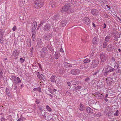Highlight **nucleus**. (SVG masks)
Instances as JSON below:
<instances>
[{
	"label": "nucleus",
	"instance_id": "1",
	"mask_svg": "<svg viewBox=\"0 0 121 121\" xmlns=\"http://www.w3.org/2000/svg\"><path fill=\"white\" fill-rule=\"evenodd\" d=\"M71 5L70 3H67L63 7L61 11L62 13H64L65 12L70 13L71 10Z\"/></svg>",
	"mask_w": 121,
	"mask_h": 121
},
{
	"label": "nucleus",
	"instance_id": "2",
	"mask_svg": "<svg viewBox=\"0 0 121 121\" xmlns=\"http://www.w3.org/2000/svg\"><path fill=\"white\" fill-rule=\"evenodd\" d=\"M34 7L36 8L41 7L43 5V2L42 0H34Z\"/></svg>",
	"mask_w": 121,
	"mask_h": 121
},
{
	"label": "nucleus",
	"instance_id": "3",
	"mask_svg": "<svg viewBox=\"0 0 121 121\" xmlns=\"http://www.w3.org/2000/svg\"><path fill=\"white\" fill-rule=\"evenodd\" d=\"M105 71L104 73V75L106 76L109 73L111 72H113L115 71V69L114 68H112V67L109 65H107V67H106Z\"/></svg>",
	"mask_w": 121,
	"mask_h": 121
},
{
	"label": "nucleus",
	"instance_id": "4",
	"mask_svg": "<svg viewBox=\"0 0 121 121\" xmlns=\"http://www.w3.org/2000/svg\"><path fill=\"white\" fill-rule=\"evenodd\" d=\"M100 56L101 62H104L107 60L108 56L106 54L104 53H101Z\"/></svg>",
	"mask_w": 121,
	"mask_h": 121
},
{
	"label": "nucleus",
	"instance_id": "5",
	"mask_svg": "<svg viewBox=\"0 0 121 121\" xmlns=\"http://www.w3.org/2000/svg\"><path fill=\"white\" fill-rule=\"evenodd\" d=\"M106 50L108 52L112 51L114 49V46L112 44L108 45L106 47Z\"/></svg>",
	"mask_w": 121,
	"mask_h": 121
},
{
	"label": "nucleus",
	"instance_id": "6",
	"mask_svg": "<svg viewBox=\"0 0 121 121\" xmlns=\"http://www.w3.org/2000/svg\"><path fill=\"white\" fill-rule=\"evenodd\" d=\"M61 19L60 15L59 13L55 14L52 17V19L55 21H56L58 20Z\"/></svg>",
	"mask_w": 121,
	"mask_h": 121
},
{
	"label": "nucleus",
	"instance_id": "7",
	"mask_svg": "<svg viewBox=\"0 0 121 121\" xmlns=\"http://www.w3.org/2000/svg\"><path fill=\"white\" fill-rule=\"evenodd\" d=\"M99 64L98 60L97 59L95 60L92 62L91 67H96Z\"/></svg>",
	"mask_w": 121,
	"mask_h": 121
},
{
	"label": "nucleus",
	"instance_id": "8",
	"mask_svg": "<svg viewBox=\"0 0 121 121\" xmlns=\"http://www.w3.org/2000/svg\"><path fill=\"white\" fill-rule=\"evenodd\" d=\"M106 114H108L109 116L111 115V113H112V110L111 108L109 107V106H107L106 108Z\"/></svg>",
	"mask_w": 121,
	"mask_h": 121
},
{
	"label": "nucleus",
	"instance_id": "9",
	"mask_svg": "<svg viewBox=\"0 0 121 121\" xmlns=\"http://www.w3.org/2000/svg\"><path fill=\"white\" fill-rule=\"evenodd\" d=\"M106 82L109 86H111L113 83V80L111 77H108L106 79Z\"/></svg>",
	"mask_w": 121,
	"mask_h": 121
},
{
	"label": "nucleus",
	"instance_id": "10",
	"mask_svg": "<svg viewBox=\"0 0 121 121\" xmlns=\"http://www.w3.org/2000/svg\"><path fill=\"white\" fill-rule=\"evenodd\" d=\"M80 72V71L78 69H73L70 72V73L73 75L77 74Z\"/></svg>",
	"mask_w": 121,
	"mask_h": 121
},
{
	"label": "nucleus",
	"instance_id": "11",
	"mask_svg": "<svg viewBox=\"0 0 121 121\" xmlns=\"http://www.w3.org/2000/svg\"><path fill=\"white\" fill-rule=\"evenodd\" d=\"M94 94L96 95V97H98V98L101 99H103L104 98V95H102V94L100 93L99 92H96Z\"/></svg>",
	"mask_w": 121,
	"mask_h": 121
},
{
	"label": "nucleus",
	"instance_id": "12",
	"mask_svg": "<svg viewBox=\"0 0 121 121\" xmlns=\"http://www.w3.org/2000/svg\"><path fill=\"white\" fill-rule=\"evenodd\" d=\"M47 49L46 47H43L42 49V51L41 52V56L43 58H44L45 57V51H46Z\"/></svg>",
	"mask_w": 121,
	"mask_h": 121
},
{
	"label": "nucleus",
	"instance_id": "13",
	"mask_svg": "<svg viewBox=\"0 0 121 121\" xmlns=\"http://www.w3.org/2000/svg\"><path fill=\"white\" fill-rule=\"evenodd\" d=\"M83 20L84 22L87 25H89L90 23V19L87 17L83 18Z\"/></svg>",
	"mask_w": 121,
	"mask_h": 121
},
{
	"label": "nucleus",
	"instance_id": "14",
	"mask_svg": "<svg viewBox=\"0 0 121 121\" xmlns=\"http://www.w3.org/2000/svg\"><path fill=\"white\" fill-rule=\"evenodd\" d=\"M52 35L50 33H48L44 36V38L47 40H49L51 38Z\"/></svg>",
	"mask_w": 121,
	"mask_h": 121
},
{
	"label": "nucleus",
	"instance_id": "15",
	"mask_svg": "<svg viewBox=\"0 0 121 121\" xmlns=\"http://www.w3.org/2000/svg\"><path fill=\"white\" fill-rule=\"evenodd\" d=\"M75 87V88L73 89V91L77 93H78L80 91V90L81 88V87L80 86H78L77 87Z\"/></svg>",
	"mask_w": 121,
	"mask_h": 121
},
{
	"label": "nucleus",
	"instance_id": "16",
	"mask_svg": "<svg viewBox=\"0 0 121 121\" xmlns=\"http://www.w3.org/2000/svg\"><path fill=\"white\" fill-rule=\"evenodd\" d=\"M99 40L97 38L95 37H94L92 41L93 44L94 45H96L98 44Z\"/></svg>",
	"mask_w": 121,
	"mask_h": 121
},
{
	"label": "nucleus",
	"instance_id": "17",
	"mask_svg": "<svg viewBox=\"0 0 121 121\" xmlns=\"http://www.w3.org/2000/svg\"><path fill=\"white\" fill-rule=\"evenodd\" d=\"M64 67L67 68H70L72 67L71 64L66 62H65L64 63Z\"/></svg>",
	"mask_w": 121,
	"mask_h": 121
},
{
	"label": "nucleus",
	"instance_id": "18",
	"mask_svg": "<svg viewBox=\"0 0 121 121\" xmlns=\"http://www.w3.org/2000/svg\"><path fill=\"white\" fill-rule=\"evenodd\" d=\"M67 23V21L66 20H63L61 22V26L63 27L64 26L66 25Z\"/></svg>",
	"mask_w": 121,
	"mask_h": 121
},
{
	"label": "nucleus",
	"instance_id": "19",
	"mask_svg": "<svg viewBox=\"0 0 121 121\" xmlns=\"http://www.w3.org/2000/svg\"><path fill=\"white\" fill-rule=\"evenodd\" d=\"M56 77L55 75H52L50 78V81L52 82H55L56 83V81L55 79Z\"/></svg>",
	"mask_w": 121,
	"mask_h": 121
},
{
	"label": "nucleus",
	"instance_id": "20",
	"mask_svg": "<svg viewBox=\"0 0 121 121\" xmlns=\"http://www.w3.org/2000/svg\"><path fill=\"white\" fill-rule=\"evenodd\" d=\"M98 10L96 9H92L91 11V13L92 14L94 15H96Z\"/></svg>",
	"mask_w": 121,
	"mask_h": 121
},
{
	"label": "nucleus",
	"instance_id": "21",
	"mask_svg": "<svg viewBox=\"0 0 121 121\" xmlns=\"http://www.w3.org/2000/svg\"><path fill=\"white\" fill-rule=\"evenodd\" d=\"M51 26L50 25H46L44 27L45 30L47 31L49 30L51 28Z\"/></svg>",
	"mask_w": 121,
	"mask_h": 121
},
{
	"label": "nucleus",
	"instance_id": "22",
	"mask_svg": "<svg viewBox=\"0 0 121 121\" xmlns=\"http://www.w3.org/2000/svg\"><path fill=\"white\" fill-rule=\"evenodd\" d=\"M11 78L12 81H13L14 83H16V77L15 74L12 75Z\"/></svg>",
	"mask_w": 121,
	"mask_h": 121
},
{
	"label": "nucleus",
	"instance_id": "23",
	"mask_svg": "<svg viewBox=\"0 0 121 121\" xmlns=\"http://www.w3.org/2000/svg\"><path fill=\"white\" fill-rule=\"evenodd\" d=\"M51 7L52 8H54L55 7L56 4L53 1H51L50 3Z\"/></svg>",
	"mask_w": 121,
	"mask_h": 121
},
{
	"label": "nucleus",
	"instance_id": "24",
	"mask_svg": "<svg viewBox=\"0 0 121 121\" xmlns=\"http://www.w3.org/2000/svg\"><path fill=\"white\" fill-rule=\"evenodd\" d=\"M10 90L7 88L6 89L5 91L6 94L8 96H10L11 95L10 93Z\"/></svg>",
	"mask_w": 121,
	"mask_h": 121
},
{
	"label": "nucleus",
	"instance_id": "25",
	"mask_svg": "<svg viewBox=\"0 0 121 121\" xmlns=\"http://www.w3.org/2000/svg\"><path fill=\"white\" fill-rule=\"evenodd\" d=\"M120 37V35L118 36L116 35H115L114 37V39H113V40H115V41H118V39Z\"/></svg>",
	"mask_w": 121,
	"mask_h": 121
},
{
	"label": "nucleus",
	"instance_id": "26",
	"mask_svg": "<svg viewBox=\"0 0 121 121\" xmlns=\"http://www.w3.org/2000/svg\"><path fill=\"white\" fill-rule=\"evenodd\" d=\"M17 50H15L13 52V54L12 55L14 56L15 57L16 56H17L18 55V52L17 50Z\"/></svg>",
	"mask_w": 121,
	"mask_h": 121
},
{
	"label": "nucleus",
	"instance_id": "27",
	"mask_svg": "<svg viewBox=\"0 0 121 121\" xmlns=\"http://www.w3.org/2000/svg\"><path fill=\"white\" fill-rule=\"evenodd\" d=\"M86 110L87 112L89 113H92L93 112V110L91 109V108L89 107H87L86 108Z\"/></svg>",
	"mask_w": 121,
	"mask_h": 121
},
{
	"label": "nucleus",
	"instance_id": "28",
	"mask_svg": "<svg viewBox=\"0 0 121 121\" xmlns=\"http://www.w3.org/2000/svg\"><path fill=\"white\" fill-rule=\"evenodd\" d=\"M33 90L34 91H39V92H41V88L39 86L37 88H34L33 89Z\"/></svg>",
	"mask_w": 121,
	"mask_h": 121
},
{
	"label": "nucleus",
	"instance_id": "29",
	"mask_svg": "<svg viewBox=\"0 0 121 121\" xmlns=\"http://www.w3.org/2000/svg\"><path fill=\"white\" fill-rule=\"evenodd\" d=\"M110 38V36H107L105 37L104 39V40L105 42H108L109 41Z\"/></svg>",
	"mask_w": 121,
	"mask_h": 121
},
{
	"label": "nucleus",
	"instance_id": "30",
	"mask_svg": "<svg viewBox=\"0 0 121 121\" xmlns=\"http://www.w3.org/2000/svg\"><path fill=\"white\" fill-rule=\"evenodd\" d=\"M35 22H34L33 23V27H32V30H33V31H35L37 25L36 24V25L35 24Z\"/></svg>",
	"mask_w": 121,
	"mask_h": 121
},
{
	"label": "nucleus",
	"instance_id": "31",
	"mask_svg": "<svg viewBox=\"0 0 121 121\" xmlns=\"http://www.w3.org/2000/svg\"><path fill=\"white\" fill-rule=\"evenodd\" d=\"M16 83H14L15 84L19 83L21 82V80L20 78L18 77H17L16 78Z\"/></svg>",
	"mask_w": 121,
	"mask_h": 121
},
{
	"label": "nucleus",
	"instance_id": "32",
	"mask_svg": "<svg viewBox=\"0 0 121 121\" xmlns=\"http://www.w3.org/2000/svg\"><path fill=\"white\" fill-rule=\"evenodd\" d=\"M91 59H85L84 61V63H86L90 62V61H91Z\"/></svg>",
	"mask_w": 121,
	"mask_h": 121
},
{
	"label": "nucleus",
	"instance_id": "33",
	"mask_svg": "<svg viewBox=\"0 0 121 121\" xmlns=\"http://www.w3.org/2000/svg\"><path fill=\"white\" fill-rule=\"evenodd\" d=\"M65 94L67 95L68 96H70L71 94L69 92L67 91H65L64 92Z\"/></svg>",
	"mask_w": 121,
	"mask_h": 121
},
{
	"label": "nucleus",
	"instance_id": "34",
	"mask_svg": "<svg viewBox=\"0 0 121 121\" xmlns=\"http://www.w3.org/2000/svg\"><path fill=\"white\" fill-rule=\"evenodd\" d=\"M54 58L56 59H57L59 58V56L57 52H55L54 55Z\"/></svg>",
	"mask_w": 121,
	"mask_h": 121
},
{
	"label": "nucleus",
	"instance_id": "35",
	"mask_svg": "<svg viewBox=\"0 0 121 121\" xmlns=\"http://www.w3.org/2000/svg\"><path fill=\"white\" fill-rule=\"evenodd\" d=\"M116 73H121V70L118 68H115V69Z\"/></svg>",
	"mask_w": 121,
	"mask_h": 121
},
{
	"label": "nucleus",
	"instance_id": "36",
	"mask_svg": "<svg viewBox=\"0 0 121 121\" xmlns=\"http://www.w3.org/2000/svg\"><path fill=\"white\" fill-rule=\"evenodd\" d=\"M79 109L81 111H83L85 109L84 106H79Z\"/></svg>",
	"mask_w": 121,
	"mask_h": 121
},
{
	"label": "nucleus",
	"instance_id": "37",
	"mask_svg": "<svg viewBox=\"0 0 121 121\" xmlns=\"http://www.w3.org/2000/svg\"><path fill=\"white\" fill-rule=\"evenodd\" d=\"M74 62L75 63L78 64L81 63L80 60H74Z\"/></svg>",
	"mask_w": 121,
	"mask_h": 121
},
{
	"label": "nucleus",
	"instance_id": "38",
	"mask_svg": "<svg viewBox=\"0 0 121 121\" xmlns=\"http://www.w3.org/2000/svg\"><path fill=\"white\" fill-rule=\"evenodd\" d=\"M95 115L96 116L98 117H100L101 115V113L99 112L96 113Z\"/></svg>",
	"mask_w": 121,
	"mask_h": 121
},
{
	"label": "nucleus",
	"instance_id": "39",
	"mask_svg": "<svg viewBox=\"0 0 121 121\" xmlns=\"http://www.w3.org/2000/svg\"><path fill=\"white\" fill-rule=\"evenodd\" d=\"M40 78L43 80L45 81L46 80L45 78L44 77L43 75L42 74H41L40 75Z\"/></svg>",
	"mask_w": 121,
	"mask_h": 121
},
{
	"label": "nucleus",
	"instance_id": "40",
	"mask_svg": "<svg viewBox=\"0 0 121 121\" xmlns=\"http://www.w3.org/2000/svg\"><path fill=\"white\" fill-rule=\"evenodd\" d=\"M104 82H102L99 83V86L100 88H101L103 87L104 86Z\"/></svg>",
	"mask_w": 121,
	"mask_h": 121
},
{
	"label": "nucleus",
	"instance_id": "41",
	"mask_svg": "<svg viewBox=\"0 0 121 121\" xmlns=\"http://www.w3.org/2000/svg\"><path fill=\"white\" fill-rule=\"evenodd\" d=\"M107 45V43L106 42H105L103 43V47L104 48H105Z\"/></svg>",
	"mask_w": 121,
	"mask_h": 121
},
{
	"label": "nucleus",
	"instance_id": "42",
	"mask_svg": "<svg viewBox=\"0 0 121 121\" xmlns=\"http://www.w3.org/2000/svg\"><path fill=\"white\" fill-rule=\"evenodd\" d=\"M85 65L84 64H82L79 67L80 68V69H84L85 68Z\"/></svg>",
	"mask_w": 121,
	"mask_h": 121
},
{
	"label": "nucleus",
	"instance_id": "43",
	"mask_svg": "<svg viewBox=\"0 0 121 121\" xmlns=\"http://www.w3.org/2000/svg\"><path fill=\"white\" fill-rule=\"evenodd\" d=\"M25 60L24 59H23L22 58H20V61L21 63H23L24 61Z\"/></svg>",
	"mask_w": 121,
	"mask_h": 121
},
{
	"label": "nucleus",
	"instance_id": "44",
	"mask_svg": "<svg viewBox=\"0 0 121 121\" xmlns=\"http://www.w3.org/2000/svg\"><path fill=\"white\" fill-rule=\"evenodd\" d=\"M90 80V78H89L87 77L85 79V81L86 82H89Z\"/></svg>",
	"mask_w": 121,
	"mask_h": 121
},
{
	"label": "nucleus",
	"instance_id": "45",
	"mask_svg": "<svg viewBox=\"0 0 121 121\" xmlns=\"http://www.w3.org/2000/svg\"><path fill=\"white\" fill-rule=\"evenodd\" d=\"M64 68H62L60 69L59 70V72L60 73H63V72L64 71Z\"/></svg>",
	"mask_w": 121,
	"mask_h": 121
},
{
	"label": "nucleus",
	"instance_id": "46",
	"mask_svg": "<svg viewBox=\"0 0 121 121\" xmlns=\"http://www.w3.org/2000/svg\"><path fill=\"white\" fill-rule=\"evenodd\" d=\"M47 109L49 111L51 112L52 111L51 109L49 107V106H46Z\"/></svg>",
	"mask_w": 121,
	"mask_h": 121
},
{
	"label": "nucleus",
	"instance_id": "47",
	"mask_svg": "<svg viewBox=\"0 0 121 121\" xmlns=\"http://www.w3.org/2000/svg\"><path fill=\"white\" fill-rule=\"evenodd\" d=\"M83 92L85 93L84 94H83L84 95H86L88 93V91L86 90H84L83 91Z\"/></svg>",
	"mask_w": 121,
	"mask_h": 121
},
{
	"label": "nucleus",
	"instance_id": "48",
	"mask_svg": "<svg viewBox=\"0 0 121 121\" xmlns=\"http://www.w3.org/2000/svg\"><path fill=\"white\" fill-rule=\"evenodd\" d=\"M99 70H97L94 73V75H96L99 72Z\"/></svg>",
	"mask_w": 121,
	"mask_h": 121
},
{
	"label": "nucleus",
	"instance_id": "49",
	"mask_svg": "<svg viewBox=\"0 0 121 121\" xmlns=\"http://www.w3.org/2000/svg\"><path fill=\"white\" fill-rule=\"evenodd\" d=\"M102 26L103 27V29H104L106 27V25L105 23H104L102 25Z\"/></svg>",
	"mask_w": 121,
	"mask_h": 121
},
{
	"label": "nucleus",
	"instance_id": "50",
	"mask_svg": "<svg viewBox=\"0 0 121 121\" xmlns=\"http://www.w3.org/2000/svg\"><path fill=\"white\" fill-rule=\"evenodd\" d=\"M17 29L16 27V26H14L12 30L13 31H15Z\"/></svg>",
	"mask_w": 121,
	"mask_h": 121
},
{
	"label": "nucleus",
	"instance_id": "51",
	"mask_svg": "<svg viewBox=\"0 0 121 121\" xmlns=\"http://www.w3.org/2000/svg\"><path fill=\"white\" fill-rule=\"evenodd\" d=\"M38 108L40 111H43V110L42 108V106H38Z\"/></svg>",
	"mask_w": 121,
	"mask_h": 121
},
{
	"label": "nucleus",
	"instance_id": "52",
	"mask_svg": "<svg viewBox=\"0 0 121 121\" xmlns=\"http://www.w3.org/2000/svg\"><path fill=\"white\" fill-rule=\"evenodd\" d=\"M45 19H43L41 22H40V24H42L44 22H45Z\"/></svg>",
	"mask_w": 121,
	"mask_h": 121
},
{
	"label": "nucleus",
	"instance_id": "53",
	"mask_svg": "<svg viewBox=\"0 0 121 121\" xmlns=\"http://www.w3.org/2000/svg\"><path fill=\"white\" fill-rule=\"evenodd\" d=\"M119 66V65L117 63H116V64L114 66V68H115L116 67V68H118Z\"/></svg>",
	"mask_w": 121,
	"mask_h": 121
},
{
	"label": "nucleus",
	"instance_id": "54",
	"mask_svg": "<svg viewBox=\"0 0 121 121\" xmlns=\"http://www.w3.org/2000/svg\"><path fill=\"white\" fill-rule=\"evenodd\" d=\"M3 72L1 71V72H0V79H1L2 78V76L3 74Z\"/></svg>",
	"mask_w": 121,
	"mask_h": 121
},
{
	"label": "nucleus",
	"instance_id": "55",
	"mask_svg": "<svg viewBox=\"0 0 121 121\" xmlns=\"http://www.w3.org/2000/svg\"><path fill=\"white\" fill-rule=\"evenodd\" d=\"M118 112V110H117L116 112L114 113V115L117 116V114Z\"/></svg>",
	"mask_w": 121,
	"mask_h": 121
},
{
	"label": "nucleus",
	"instance_id": "56",
	"mask_svg": "<svg viewBox=\"0 0 121 121\" xmlns=\"http://www.w3.org/2000/svg\"><path fill=\"white\" fill-rule=\"evenodd\" d=\"M90 56H91V57L89 58L88 59H91V60L93 58V55L91 54L90 55Z\"/></svg>",
	"mask_w": 121,
	"mask_h": 121
},
{
	"label": "nucleus",
	"instance_id": "57",
	"mask_svg": "<svg viewBox=\"0 0 121 121\" xmlns=\"http://www.w3.org/2000/svg\"><path fill=\"white\" fill-rule=\"evenodd\" d=\"M33 31L32 32V36L33 38H34L35 37V35L34 34V33H33Z\"/></svg>",
	"mask_w": 121,
	"mask_h": 121
},
{
	"label": "nucleus",
	"instance_id": "58",
	"mask_svg": "<svg viewBox=\"0 0 121 121\" xmlns=\"http://www.w3.org/2000/svg\"><path fill=\"white\" fill-rule=\"evenodd\" d=\"M5 119L3 117H2L1 118V121H4Z\"/></svg>",
	"mask_w": 121,
	"mask_h": 121
},
{
	"label": "nucleus",
	"instance_id": "59",
	"mask_svg": "<svg viewBox=\"0 0 121 121\" xmlns=\"http://www.w3.org/2000/svg\"><path fill=\"white\" fill-rule=\"evenodd\" d=\"M16 85V84H15L14 85L15 87L14 88V90H16V91H17V86Z\"/></svg>",
	"mask_w": 121,
	"mask_h": 121
},
{
	"label": "nucleus",
	"instance_id": "60",
	"mask_svg": "<svg viewBox=\"0 0 121 121\" xmlns=\"http://www.w3.org/2000/svg\"><path fill=\"white\" fill-rule=\"evenodd\" d=\"M112 60L113 62H114L115 61V59L114 57L113 56L112 57Z\"/></svg>",
	"mask_w": 121,
	"mask_h": 121
},
{
	"label": "nucleus",
	"instance_id": "61",
	"mask_svg": "<svg viewBox=\"0 0 121 121\" xmlns=\"http://www.w3.org/2000/svg\"><path fill=\"white\" fill-rule=\"evenodd\" d=\"M67 84L68 85V86H70V85H71V83L70 82H67Z\"/></svg>",
	"mask_w": 121,
	"mask_h": 121
},
{
	"label": "nucleus",
	"instance_id": "62",
	"mask_svg": "<svg viewBox=\"0 0 121 121\" xmlns=\"http://www.w3.org/2000/svg\"><path fill=\"white\" fill-rule=\"evenodd\" d=\"M88 68V65H85V66L84 69H86Z\"/></svg>",
	"mask_w": 121,
	"mask_h": 121
},
{
	"label": "nucleus",
	"instance_id": "63",
	"mask_svg": "<svg viewBox=\"0 0 121 121\" xmlns=\"http://www.w3.org/2000/svg\"><path fill=\"white\" fill-rule=\"evenodd\" d=\"M50 50V51L52 52H53L54 50L53 48H52L51 47L49 48Z\"/></svg>",
	"mask_w": 121,
	"mask_h": 121
},
{
	"label": "nucleus",
	"instance_id": "64",
	"mask_svg": "<svg viewBox=\"0 0 121 121\" xmlns=\"http://www.w3.org/2000/svg\"><path fill=\"white\" fill-rule=\"evenodd\" d=\"M35 102L37 104H38L39 103V102L38 101V100H36L35 101Z\"/></svg>",
	"mask_w": 121,
	"mask_h": 121
}]
</instances>
